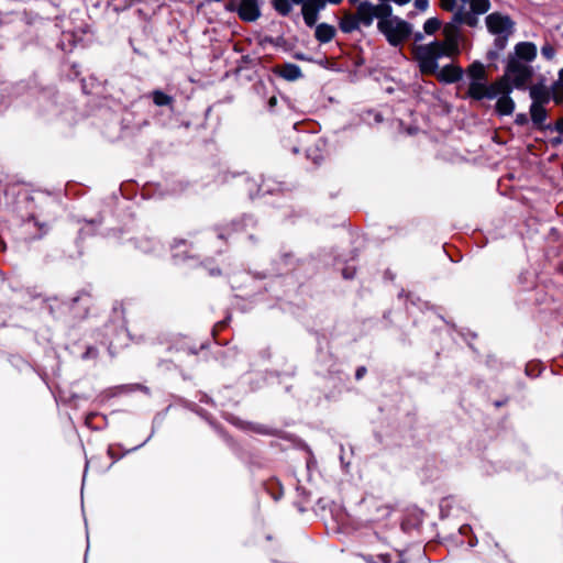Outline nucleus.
<instances>
[{"mask_svg":"<svg viewBox=\"0 0 563 563\" xmlns=\"http://www.w3.org/2000/svg\"><path fill=\"white\" fill-rule=\"evenodd\" d=\"M485 22L489 33L495 35L494 45L496 51L488 52V58L494 59L506 47L510 35L514 33L515 22L508 15L499 12L488 14Z\"/></svg>","mask_w":563,"mask_h":563,"instance_id":"nucleus-2","label":"nucleus"},{"mask_svg":"<svg viewBox=\"0 0 563 563\" xmlns=\"http://www.w3.org/2000/svg\"><path fill=\"white\" fill-rule=\"evenodd\" d=\"M279 75L286 80L294 81L302 76V71L296 64H285L282 67Z\"/></svg>","mask_w":563,"mask_h":563,"instance_id":"nucleus-15","label":"nucleus"},{"mask_svg":"<svg viewBox=\"0 0 563 563\" xmlns=\"http://www.w3.org/2000/svg\"><path fill=\"white\" fill-rule=\"evenodd\" d=\"M238 13L243 21H256L261 16L260 0H241Z\"/></svg>","mask_w":563,"mask_h":563,"instance_id":"nucleus-8","label":"nucleus"},{"mask_svg":"<svg viewBox=\"0 0 563 563\" xmlns=\"http://www.w3.org/2000/svg\"><path fill=\"white\" fill-rule=\"evenodd\" d=\"M541 54L547 59H552L555 55V49L553 46L547 44V45L542 46Z\"/></svg>","mask_w":563,"mask_h":563,"instance_id":"nucleus-24","label":"nucleus"},{"mask_svg":"<svg viewBox=\"0 0 563 563\" xmlns=\"http://www.w3.org/2000/svg\"><path fill=\"white\" fill-rule=\"evenodd\" d=\"M530 98L532 99V103L537 104H545L548 103L552 97V86L550 88L545 87L542 84L533 85L529 90Z\"/></svg>","mask_w":563,"mask_h":563,"instance_id":"nucleus-10","label":"nucleus"},{"mask_svg":"<svg viewBox=\"0 0 563 563\" xmlns=\"http://www.w3.org/2000/svg\"><path fill=\"white\" fill-rule=\"evenodd\" d=\"M496 91V110L501 115H509L515 110V101L510 97L512 91H504L501 89H495Z\"/></svg>","mask_w":563,"mask_h":563,"instance_id":"nucleus-9","label":"nucleus"},{"mask_svg":"<svg viewBox=\"0 0 563 563\" xmlns=\"http://www.w3.org/2000/svg\"><path fill=\"white\" fill-rule=\"evenodd\" d=\"M461 22L454 13L451 22L443 26V41H433L415 47V57L422 74L433 75L438 70V60L441 57H452L460 53L459 43Z\"/></svg>","mask_w":563,"mask_h":563,"instance_id":"nucleus-1","label":"nucleus"},{"mask_svg":"<svg viewBox=\"0 0 563 563\" xmlns=\"http://www.w3.org/2000/svg\"><path fill=\"white\" fill-rule=\"evenodd\" d=\"M172 101L173 98L161 90H155L153 92V102L158 107L168 106Z\"/></svg>","mask_w":563,"mask_h":563,"instance_id":"nucleus-23","label":"nucleus"},{"mask_svg":"<svg viewBox=\"0 0 563 563\" xmlns=\"http://www.w3.org/2000/svg\"><path fill=\"white\" fill-rule=\"evenodd\" d=\"M434 74H438L440 80L451 84L459 81L462 78L463 70L459 66L446 65L441 69L438 68Z\"/></svg>","mask_w":563,"mask_h":563,"instance_id":"nucleus-11","label":"nucleus"},{"mask_svg":"<svg viewBox=\"0 0 563 563\" xmlns=\"http://www.w3.org/2000/svg\"><path fill=\"white\" fill-rule=\"evenodd\" d=\"M495 89H500L497 87V80L492 85H487V79L470 80L467 95L475 100L484 98L492 100L496 98Z\"/></svg>","mask_w":563,"mask_h":563,"instance_id":"nucleus-7","label":"nucleus"},{"mask_svg":"<svg viewBox=\"0 0 563 563\" xmlns=\"http://www.w3.org/2000/svg\"><path fill=\"white\" fill-rule=\"evenodd\" d=\"M468 529H470V527L463 526L460 528V532L464 534V533H466V530H468Z\"/></svg>","mask_w":563,"mask_h":563,"instance_id":"nucleus-33","label":"nucleus"},{"mask_svg":"<svg viewBox=\"0 0 563 563\" xmlns=\"http://www.w3.org/2000/svg\"><path fill=\"white\" fill-rule=\"evenodd\" d=\"M334 26L328 23H320L316 26L314 36L320 43H329L335 36Z\"/></svg>","mask_w":563,"mask_h":563,"instance_id":"nucleus-13","label":"nucleus"},{"mask_svg":"<svg viewBox=\"0 0 563 563\" xmlns=\"http://www.w3.org/2000/svg\"><path fill=\"white\" fill-rule=\"evenodd\" d=\"M268 103H269V107H271V108H273V107L277 103V99H276V97H272V98L269 99Z\"/></svg>","mask_w":563,"mask_h":563,"instance_id":"nucleus-31","label":"nucleus"},{"mask_svg":"<svg viewBox=\"0 0 563 563\" xmlns=\"http://www.w3.org/2000/svg\"><path fill=\"white\" fill-rule=\"evenodd\" d=\"M441 8L446 11H453L456 5V0H440Z\"/></svg>","mask_w":563,"mask_h":563,"instance_id":"nucleus-25","label":"nucleus"},{"mask_svg":"<svg viewBox=\"0 0 563 563\" xmlns=\"http://www.w3.org/2000/svg\"><path fill=\"white\" fill-rule=\"evenodd\" d=\"M532 74L533 69L530 65L518 58H509L505 74L497 80V87L504 91H512L514 88L523 89Z\"/></svg>","mask_w":563,"mask_h":563,"instance_id":"nucleus-3","label":"nucleus"},{"mask_svg":"<svg viewBox=\"0 0 563 563\" xmlns=\"http://www.w3.org/2000/svg\"><path fill=\"white\" fill-rule=\"evenodd\" d=\"M292 0H272L273 8L283 16H286L291 11Z\"/></svg>","mask_w":563,"mask_h":563,"instance_id":"nucleus-21","label":"nucleus"},{"mask_svg":"<svg viewBox=\"0 0 563 563\" xmlns=\"http://www.w3.org/2000/svg\"><path fill=\"white\" fill-rule=\"evenodd\" d=\"M342 0H292V3L301 5V14L308 26H314L319 12L325 8L327 2L339 4Z\"/></svg>","mask_w":563,"mask_h":563,"instance_id":"nucleus-6","label":"nucleus"},{"mask_svg":"<svg viewBox=\"0 0 563 563\" xmlns=\"http://www.w3.org/2000/svg\"><path fill=\"white\" fill-rule=\"evenodd\" d=\"M467 75L470 80L487 79L485 67L479 62H475L468 67Z\"/></svg>","mask_w":563,"mask_h":563,"instance_id":"nucleus-19","label":"nucleus"},{"mask_svg":"<svg viewBox=\"0 0 563 563\" xmlns=\"http://www.w3.org/2000/svg\"><path fill=\"white\" fill-rule=\"evenodd\" d=\"M555 131L563 135V117L556 121Z\"/></svg>","mask_w":563,"mask_h":563,"instance_id":"nucleus-27","label":"nucleus"},{"mask_svg":"<svg viewBox=\"0 0 563 563\" xmlns=\"http://www.w3.org/2000/svg\"><path fill=\"white\" fill-rule=\"evenodd\" d=\"M527 121H528V119H527L526 114H518L517 118H516V123L517 124H526Z\"/></svg>","mask_w":563,"mask_h":563,"instance_id":"nucleus-28","label":"nucleus"},{"mask_svg":"<svg viewBox=\"0 0 563 563\" xmlns=\"http://www.w3.org/2000/svg\"><path fill=\"white\" fill-rule=\"evenodd\" d=\"M415 7L420 11H426L429 7L428 0H415Z\"/></svg>","mask_w":563,"mask_h":563,"instance_id":"nucleus-26","label":"nucleus"},{"mask_svg":"<svg viewBox=\"0 0 563 563\" xmlns=\"http://www.w3.org/2000/svg\"><path fill=\"white\" fill-rule=\"evenodd\" d=\"M530 115H531L532 122L536 125L541 126L542 123L547 120V115H548L547 110L544 109V104L531 103Z\"/></svg>","mask_w":563,"mask_h":563,"instance_id":"nucleus-18","label":"nucleus"},{"mask_svg":"<svg viewBox=\"0 0 563 563\" xmlns=\"http://www.w3.org/2000/svg\"><path fill=\"white\" fill-rule=\"evenodd\" d=\"M456 20L461 22V24H466L471 27H475L478 24V14L470 12L464 8H460L456 12Z\"/></svg>","mask_w":563,"mask_h":563,"instance_id":"nucleus-16","label":"nucleus"},{"mask_svg":"<svg viewBox=\"0 0 563 563\" xmlns=\"http://www.w3.org/2000/svg\"><path fill=\"white\" fill-rule=\"evenodd\" d=\"M423 40V34L421 32L415 33V41L421 42Z\"/></svg>","mask_w":563,"mask_h":563,"instance_id":"nucleus-30","label":"nucleus"},{"mask_svg":"<svg viewBox=\"0 0 563 563\" xmlns=\"http://www.w3.org/2000/svg\"><path fill=\"white\" fill-rule=\"evenodd\" d=\"M352 4H356V3H360L361 1L360 0H349Z\"/></svg>","mask_w":563,"mask_h":563,"instance_id":"nucleus-34","label":"nucleus"},{"mask_svg":"<svg viewBox=\"0 0 563 563\" xmlns=\"http://www.w3.org/2000/svg\"><path fill=\"white\" fill-rule=\"evenodd\" d=\"M465 9V5H468L470 12L475 14H484L490 9L489 0H461Z\"/></svg>","mask_w":563,"mask_h":563,"instance_id":"nucleus-14","label":"nucleus"},{"mask_svg":"<svg viewBox=\"0 0 563 563\" xmlns=\"http://www.w3.org/2000/svg\"><path fill=\"white\" fill-rule=\"evenodd\" d=\"M361 26L356 14H345L340 21V29L344 33H352Z\"/></svg>","mask_w":563,"mask_h":563,"instance_id":"nucleus-17","label":"nucleus"},{"mask_svg":"<svg viewBox=\"0 0 563 563\" xmlns=\"http://www.w3.org/2000/svg\"><path fill=\"white\" fill-rule=\"evenodd\" d=\"M516 56L514 58H518L519 60L532 62L537 56V47L531 42H521L518 43L515 47Z\"/></svg>","mask_w":563,"mask_h":563,"instance_id":"nucleus-12","label":"nucleus"},{"mask_svg":"<svg viewBox=\"0 0 563 563\" xmlns=\"http://www.w3.org/2000/svg\"><path fill=\"white\" fill-rule=\"evenodd\" d=\"M366 369L364 367H360L357 371H356V378L357 379H361L363 377V375L365 374Z\"/></svg>","mask_w":563,"mask_h":563,"instance_id":"nucleus-29","label":"nucleus"},{"mask_svg":"<svg viewBox=\"0 0 563 563\" xmlns=\"http://www.w3.org/2000/svg\"><path fill=\"white\" fill-rule=\"evenodd\" d=\"M377 29L393 46L402 43L412 32L411 24L397 15H393V12H390L389 15H384V18L377 22Z\"/></svg>","mask_w":563,"mask_h":563,"instance_id":"nucleus-4","label":"nucleus"},{"mask_svg":"<svg viewBox=\"0 0 563 563\" xmlns=\"http://www.w3.org/2000/svg\"><path fill=\"white\" fill-rule=\"evenodd\" d=\"M563 142V139L561 136L553 139L552 143L554 145L561 144Z\"/></svg>","mask_w":563,"mask_h":563,"instance_id":"nucleus-32","label":"nucleus"},{"mask_svg":"<svg viewBox=\"0 0 563 563\" xmlns=\"http://www.w3.org/2000/svg\"><path fill=\"white\" fill-rule=\"evenodd\" d=\"M390 12H393V8L389 3L380 2L378 4H373L368 1H363L357 4L356 8V16L361 24V26L369 27L374 19H380L384 18V15H389Z\"/></svg>","mask_w":563,"mask_h":563,"instance_id":"nucleus-5","label":"nucleus"},{"mask_svg":"<svg viewBox=\"0 0 563 563\" xmlns=\"http://www.w3.org/2000/svg\"><path fill=\"white\" fill-rule=\"evenodd\" d=\"M441 21L438 18H430L423 24V31L427 35H433L441 29Z\"/></svg>","mask_w":563,"mask_h":563,"instance_id":"nucleus-22","label":"nucleus"},{"mask_svg":"<svg viewBox=\"0 0 563 563\" xmlns=\"http://www.w3.org/2000/svg\"><path fill=\"white\" fill-rule=\"evenodd\" d=\"M552 97L555 103L563 102V68L559 71V79L552 84Z\"/></svg>","mask_w":563,"mask_h":563,"instance_id":"nucleus-20","label":"nucleus"}]
</instances>
